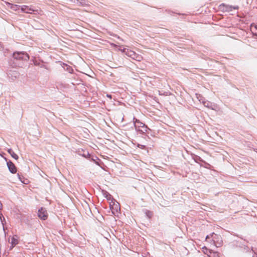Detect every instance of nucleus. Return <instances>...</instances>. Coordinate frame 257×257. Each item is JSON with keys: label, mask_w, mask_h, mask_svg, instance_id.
I'll return each instance as SVG.
<instances>
[{"label": "nucleus", "mask_w": 257, "mask_h": 257, "mask_svg": "<svg viewBox=\"0 0 257 257\" xmlns=\"http://www.w3.org/2000/svg\"><path fill=\"white\" fill-rule=\"evenodd\" d=\"M12 56L16 58L20 62L24 63L30 59L28 54L24 51H16Z\"/></svg>", "instance_id": "1"}, {"label": "nucleus", "mask_w": 257, "mask_h": 257, "mask_svg": "<svg viewBox=\"0 0 257 257\" xmlns=\"http://www.w3.org/2000/svg\"><path fill=\"white\" fill-rule=\"evenodd\" d=\"M219 9L223 12H230L233 10H237L239 7L238 6H231L225 5L224 3L221 4L219 6Z\"/></svg>", "instance_id": "2"}, {"label": "nucleus", "mask_w": 257, "mask_h": 257, "mask_svg": "<svg viewBox=\"0 0 257 257\" xmlns=\"http://www.w3.org/2000/svg\"><path fill=\"white\" fill-rule=\"evenodd\" d=\"M9 64L13 68L23 67L24 63L20 62L16 58L12 56L8 60Z\"/></svg>", "instance_id": "3"}, {"label": "nucleus", "mask_w": 257, "mask_h": 257, "mask_svg": "<svg viewBox=\"0 0 257 257\" xmlns=\"http://www.w3.org/2000/svg\"><path fill=\"white\" fill-rule=\"evenodd\" d=\"M191 156L194 162L197 164H199L200 167H203L205 168H208L207 166H204L202 163L206 164L207 166H210L209 163L206 162L205 160H203L200 156L194 154H191Z\"/></svg>", "instance_id": "4"}, {"label": "nucleus", "mask_w": 257, "mask_h": 257, "mask_svg": "<svg viewBox=\"0 0 257 257\" xmlns=\"http://www.w3.org/2000/svg\"><path fill=\"white\" fill-rule=\"evenodd\" d=\"M88 160L100 167L102 169L104 170V167H105V165L101 160H100L95 155H91Z\"/></svg>", "instance_id": "5"}, {"label": "nucleus", "mask_w": 257, "mask_h": 257, "mask_svg": "<svg viewBox=\"0 0 257 257\" xmlns=\"http://www.w3.org/2000/svg\"><path fill=\"white\" fill-rule=\"evenodd\" d=\"M39 218L42 220H46L48 217V214L45 208L41 207L40 208L37 212Z\"/></svg>", "instance_id": "6"}, {"label": "nucleus", "mask_w": 257, "mask_h": 257, "mask_svg": "<svg viewBox=\"0 0 257 257\" xmlns=\"http://www.w3.org/2000/svg\"><path fill=\"white\" fill-rule=\"evenodd\" d=\"M211 241L212 242L213 245L215 246L216 247H220L223 243V241L221 235L216 233L214 235V237H213L212 240H211Z\"/></svg>", "instance_id": "7"}, {"label": "nucleus", "mask_w": 257, "mask_h": 257, "mask_svg": "<svg viewBox=\"0 0 257 257\" xmlns=\"http://www.w3.org/2000/svg\"><path fill=\"white\" fill-rule=\"evenodd\" d=\"M133 123L135 130L139 129L141 128H146L148 129V126L145 123L142 122L140 120L134 117Z\"/></svg>", "instance_id": "8"}, {"label": "nucleus", "mask_w": 257, "mask_h": 257, "mask_svg": "<svg viewBox=\"0 0 257 257\" xmlns=\"http://www.w3.org/2000/svg\"><path fill=\"white\" fill-rule=\"evenodd\" d=\"M31 62H32L33 64L35 66H39L41 68H43L46 69H48V68L46 65L43 64H41V63H44V61L42 59H37L35 57H33V58L31 59Z\"/></svg>", "instance_id": "9"}, {"label": "nucleus", "mask_w": 257, "mask_h": 257, "mask_svg": "<svg viewBox=\"0 0 257 257\" xmlns=\"http://www.w3.org/2000/svg\"><path fill=\"white\" fill-rule=\"evenodd\" d=\"M139 134L143 135L142 137L145 138V137H147L149 138V131L152 132V130L148 127V129L146 128H138L135 130Z\"/></svg>", "instance_id": "10"}, {"label": "nucleus", "mask_w": 257, "mask_h": 257, "mask_svg": "<svg viewBox=\"0 0 257 257\" xmlns=\"http://www.w3.org/2000/svg\"><path fill=\"white\" fill-rule=\"evenodd\" d=\"M7 165L9 171L12 174H16L17 171V167L15 165L11 160H9L7 162Z\"/></svg>", "instance_id": "11"}, {"label": "nucleus", "mask_w": 257, "mask_h": 257, "mask_svg": "<svg viewBox=\"0 0 257 257\" xmlns=\"http://www.w3.org/2000/svg\"><path fill=\"white\" fill-rule=\"evenodd\" d=\"M9 242L11 243V246L10 249H12L17 244H18V237L17 235H14L12 236L11 241L9 239Z\"/></svg>", "instance_id": "12"}, {"label": "nucleus", "mask_w": 257, "mask_h": 257, "mask_svg": "<svg viewBox=\"0 0 257 257\" xmlns=\"http://www.w3.org/2000/svg\"><path fill=\"white\" fill-rule=\"evenodd\" d=\"M111 213L114 215H116L118 213H120V207L119 203H115L110 209Z\"/></svg>", "instance_id": "13"}, {"label": "nucleus", "mask_w": 257, "mask_h": 257, "mask_svg": "<svg viewBox=\"0 0 257 257\" xmlns=\"http://www.w3.org/2000/svg\"><path fill=\"white\" fill-rule=\"evenodd\" d=\"M61 66L65 70L68 71L70 74H73L74 73V70L71 66L68 65L67 63L64 62H61Z\"/></svg>", "instance_id": "14"}, {"label": "nucleus", "mask_w": 257, "mask_h": 257, "mask_svg": "<svg viewBox=\"0 0 257 257\" xmlns=\"http://www.w3.org/2000/svg\"><path fill=\"white\" fill-rule=\"evenodd\" d=\"M77 153L79 156H82L88 160L91 156V154H89L88 151H85L83 149H81V150H78Z\"/></svg>", "instance_id": "15"}, {"label": "nucleus", "mask_w": 257, "mask_h": 257, "mask_svg": "<svg viewBox=\"0 0 257 257\" xmlns=\"http://www.w3.org/2000/svg\"><path fill=\"white\" fill-rule=\"evenodd\" d=\"M6 4L9 8H10L11 10L13 11L18 12L20 10L21 6L10 3L9 2H7Z\"/></svg>", "instance_id": "16"}, {"label": "nucleus", "mask_w": 257, "mask_h": 257, "mask_svg": "<svg viewBox=\"0 0 257 257\" xmlns=\"http://www.w3.org/2000/svg\"><path fill=\"white\" fill-rule=\"evenodd\" d=\"M143 212L145 213L146 217L149 219H151L154 214V213L152 211L148 210L147 209H143Z\"/></svg>", "instance_id": "17"}, {"label": "nucleus", "mask_w": 257, "mask_h": 257, "mask_svg": "<svg viewBox=\"0 0 257 257\" xmlns=\"http://www.w3.org/2000/svg\"><path fill=\"white\" fill-rule=\"evenodd\" d=\"M20 10L21 12L26 13H32V11H33V9L30 8L27 6H21Z\"/></svg>", "instance_id": "18"}, {"label": "nucleus", "mask_w": 257, "mask_h": 257, "mask_svg": "<svg viewBox=\"0 0 257 257\" xmlns=\"http://www.w3.org/2000/svg\"><path fill=\"white\" fill-rule=\"evenodd\" d=\"M102 193L103 196L107 199V200L110 201L111 199H113L112 196L108 191L105 190H102Z\"/></svg>", "instance_id": "19"}, {"label": "nucleus", "mask_w": 257, "mask_h": 257, "mask_svg": "<svg viewBox=\"0 0 257 257\" xmlns=\"http://www.w3.org/2000/svg\"><path fill=\"white\" fill-rule=\"evenodd\" d=\"M7 151L11 157L15 160H17L19 159L18 155L14 152L12 148L8 149Z\"/></svg>", "instance_id": "20"}, {"label": "nucleus", "mask_w": 257, "mask_h": 257, "mask_svg": "<svg viewBox=\"0 0 257 257\" xmlns=\"http://www.w3.org/2000/svg\"><path fill=\"white\" fill-rule=\"evenodd\" d=\"M135 145V144H134ZM136 147L140 148L142 150H144L146 151L147 154H149V150H148V148L146 145H141L139 143L136 144Z\"/></svg>", "instance_id": "21"}, {"label": "nucleus", "mask_w": 257, "mask_h": 257, "mask_svg": "<svg viewBox=\"0 0 257 257\" xmlns=\"http://www.w3.org/2000/svg\"><path fill=\"white\" fill-rule=\"evenodd\" d=\"M0 220L1 221L2 225L3 226V230H4V233H5V235H6V228L4 227V225L6 223V222L5 218L4 216H3V214L1 212H0Z\"/></svg>", "instance_id": "22"}, {"label": "nucleus", "mask_w": 257, "mask_h": 257, "mask_svg": "<svg viewBox=\"0 0 257 257\" xmlns=\"http://www.w3.org/2000/svg\"><path fill=\"white\" fill-rule=\"evenodd\" d=\"M17 176L18 177L19 179L21 181V182L24 184H27L28 183V181L27 179H25L23 176H22L19 173L17 174Z\"/></svg>", "instance_id": "23"}, {"label": "nucleus", "mask_w": 257, "mask_h": 257, "mask_svg": "<svg viewBox=\"0 0 257 257\" xmlns=\"http://www.w3.org/2000/svg\"><path fill=\"white\" fill-rule=\"evenodd\" d=\"M209 252L210 253V257H219L218 252L213 251L211 249H209Z\"/></svg>", "instance_id": "24"}, {"label": "nucleus", "mask_w": 257, "mask_h": 257, "mask_svg": "<svg viewBox=\"0 0 257 257\" xmlns=\"http://www.w3.org/2000/svg\"><path fill=\"white\" fill-rule=\"evenodd\" d=\"M136 54L134 51L131 50L130 49L126 54V56L131 57L133 59L134 58V57L136 56Z\"/></svg>", "instance_id": "25"}, {"label": "nucleus", "mask_w": 257, "mask_h": 257, "mask_svg": "<svg viewBox=\"0 0 257 257\" xmlns=\"http://www.w3.org/2000/svg\"><path fill=\"white\" fill-rule=\"evenodd\" d=\"M118 50L121 51L122 53L125 54L126 55V54L127 52L128 51L129 49L125 48H122V46H119V48L118 49Z\"/></svg>", "instance_id": "26"}, {"label": "nucleus", "mask_w": 257, "mask_h": 257, "mask_svg": "<svg viewBox=\"0 0 257 257\" xmlns=\"http://www.w3.org/2000/svg\"><path fill=\"white\" fill-rule=\"evenodd\" d=\"M110 202L109 203V208L110 209L113 206H114L115 205V203H118V202L114 199L113 198L112 199H111Z\"/></svg>", "instance_id": "27"}, {"label": "nucleus", "mask_w": 257, "mask_h": 257, "mask_svg": "<svg viewBox=\"0 0 257 257\" xmlns=\"http://www.w3.org/2000/svg\"><path fill=\"white\" fill-rule=\"evenodd\" d=\"M195 95L196 96V98L200 101V102L201 101H203V99H204V97L201 94L196 93Z\"/></svg>", "instance_id": "28"}, {"label": "nucleus", "mask_w": 257, "mask_h": 257, "mask_svg": "<svg viewBox=\"0 0 257 257\" xmlns=\"http://www.w3.org/2000/svg\"><path fill=\"white\" fill-rule=\"evenodd\" d=\"M76 3H79L80 5L81 6H85L87 5L85 0H77Z\"/></svg>", "instance_id": "29"}, {"label": "nucleus", "mask_w": 257, "mask_h": 257, "mask_svg": "<svg viewBox=\"0 0 257 257\" xmlns=\"http://www.w3.org/2000/svg\"><path fill=\"white\" fill-rule=\"evenodd\" d=\"M215 233L214 232H212L211 233H210L209 234L207 235L205 237V239L207 240V239H211V240H212L213 237H214V235H215Z\"/></svg>", "instance_id": "30"}, {"label": "nucleus", "mask_w": 257, "mask_h": 257, "mask_svg": "<svg viewBox=\"0 0 257 257\" xmlns=\"http://www.w3.org/2000/svg\"><path fill=\"white\" fill-rule=\"evenodd\" d=\"M212 104L211 102L207 101L206 103V104H205L204 106H205L208 108H210L211 109H214L212 107Z\"/></svg>", "instance_id": "31"}, {"label": "nucleus", "mask_w": 257, "mask_h": 257, "mask_svg": "<svg viewBox=\"0 0 257 257\" xmlns=\"http://www.w3.org/2000/svg\"><path fill=\"white\" fill-rule=\"evenodd\" d=\"M242 245L243 246V247L242 248L244 251H245V252L249 251L250 247L248 245H246L245 244H242Z\"/></svg>", "instance_id": "32"}, {"label": "nucleus", "mask_w": 257, "mask_h": 257, "mask_svg": "<svg viewBox=\"0 0 257 257\" xmlns=\"http://www.w3.org/2000/svg\"><path fill=\"white\" fill-rule=\"evenodd\" d=\"M242 244H244V242H238L237 241V245H238L239 247L242 248L243 246L242 245Z\"/></svg>", "instance_id": "33"}, {"label": "nucleus", "mask_w": 257, "mask_h": 257, "mask_svg": "<svg viewBox=\"0 0 257 257\" xmlns=\"http://www.w3.org/2000/svg\"><path fill=\"white\" fill-rule=\"evenodd\" d=\"M207 101V100H205V99L204 98V99H203V101H201L200 102L202 103L204 105H205V104H206V103Z\"/></svg>", "instance_id": "34"}, {"label": "nucleus", "mask_w": 257, "mask_h": 257, "mask_svg": "<svg viewBox=\"0 0 257 257\" xmlns=\"http://www.w3.org/2000/svg\"><path fill=\"white\" fill-rule=\"evenodd\" d=\"M236 236H237V237H239L240 238H241V239L243 240H244V241H246V240H245V239H244V238L242 237V236H239V235H237ZM246 242H248V241H246Z\"/></svg>", "instance_id": "35"}, {"label": "nucleus", "mask_w": 257, "mask_h": 257, "mask_svg": "<svg viewBox=\"0 0 257 257\" xmlns=\"http://www.w3.org/2000/svg\"><path fill=\"white\" fill-rule=\"evenodd\" d=\"M159 95H167V92H164L163 94H161L160 93V92L159 91Z\"/></svg>", "instance_id": "36"}, {"label": "nucleus", "mask_w": 257, "mask_h": 257, "mask_svg": "<svg viewBox=\"0 0 257 257\" xmlns=\"http://www.w3.org/2000/svg\"><path fill=\"white\" fill-rule=\"evenodd\" d=\"M149 135H150L151 137H154V136H155L154 134H153L152 133V132H150V131H149Z\"/></svg>", "instance_id": "37"}, {"label": "nucleus", "mask_w": 257, "mask_h": 257, "mask_svg": "<svg viewBox=\"0 0 257 257\" xmlns=\"http://www.w3.org/2000/svg\"><path fill=\"white\" fill-rule=\"evenodd\" d=\"M168 14H169L170 15H172V14L173 13V12L172 11H170V10H168Z\"/></svg>", "instance_id": "38"}, {"label": "nucleus", "mask_w": 257, "mask_h": 257, "mask_svg": "<svg viewBox=\"0 0 257 257\" xmlns=\"http://www.w3.org/2000/svg\"><path fill=\"white\" fill-rule=\"evenodd\" d=\"M203 166H207V165L206 164H204V163H202ZM208 167V168L207 169H209L210 167H211V166L210 165V166H207Z\"/></svg>", "instance_id": "39"}, {"label": "nucleus", "mask_w": 257, "mask_h": 257, "mask_svg": "<svg viewBox=\"0 0 257 257\" xmlns=\"http://www.w3.org/2000/svg\"><path fill=\"white\" fill-rule=\"evenodd\" d=\"M2 208H3V205H2L1 201H0V210L2 209Z\"/></svg>", "instance_id": "40"}, {"label": "nucleus", "mask_w": 257, "mask_h": 257, "mask_svg": "<svg viewBox=\"0 0 257 257\" xmlns=\"http://www.w3.org/2000/svg\"><path fill=\"white\" fill-rule=\"evenodd\" d=\"M2 157L4 158V159L5 160V161H6V162H7V161H8L9 160H8L7 158L6 157H4L3 156H2Z\"/></svg>", "instance_id": "41"}, {"label": "nucleus", "mask_w": 257, "mask_h": 257, "mask_svg": "<svg viewBox=\"0 0 257 257\" xmlns=\"http://www.w3.org/2000/svg\"><path fill=\"white\" fill-rule=\"evenodd\" d=\"M107 97L109 98H111V95L110 94H107Z\"/></svg>", "instance_id": "42"}, {"label": "nucleus", "mask_w": 257, "mask_h": 257, "mask_svg": "<svg viewBox=\"0 0 257 257\" xmlns=\"http://www.w3.org/2000/svg\"><path fill=\"white\" fill-rule=\"evenodd\" d=\"M3 48V47L1 45V43L0 42V50Z\"/></svg>", "instance_id": "43"}, {"label": "nucleus", "mask_w": 257, "mask_h": 257, "mask_svg": "<svg viewBox=\"0 0 257 257\" xmlns=\"http://www.w3.org/2000/svg\"><path fill=\"white\" fill-rule=\"evenodd\" d=\"M77 0H73V3H76V2Z\"/></svg>", "instance_id": "44"}, {"label": "nucleus", "mask_w": 257, "mask_h": 257, "mask_svg": "<svg viewBox=\"0 0 257 257\" xmlns=\"http://www.w3.org/2000/svg\"><path fill=\"white\" fill-rule=\"evenodd\" d=\"M178 15H184V14H180V13H178Z\"/></svg>", "instance_id": "45"}, {"label": "nucleus", "mask_w": 257, "mask_h": 257, "mask_svg": "<svg viewBox=\"0 0 257 257\" xmlns=\"http://www.w3.org/2000/svg\"><path fill=\"white\" fill-rule=\"evenodd\" d=\"M111 45H113V46H116V44H113V43H112Z\"/></svg>", "instance_id": "46"}, {"label": "nucleus", "mask_w": 257, "mask_h": 257, "mask_svg": "<svg viewBox=\"0 0 257 257\" xmlns=\"http://www.w3.org/2000/svg\"><path fill=\"white\" fill-rule=\"evenodd\" d=\"M206 249H207V247H204Z\"/></svg>", "instance_id": "47"}, {"label": "nucleus", "mask_w": 257, "mask_h": 257, "mask_svg": "<svg viewBox=\"0 0 257 257\" xmlns=\"http://www.w3.org/2000/svg\"><path fill=\"white\" fill-rule=\"evenodd\" d=\"M69 1H71V2H73V0H69Z\"/></svg>", "instance_id": "48"}, {"label": "nucleus", "mask_w": 257, "mask_h": 257, "mask_svg": "<svg viewBox=\"0 0 257 257\" xmlns=\"http://www.w3.org/2000/svg\"><path fill=\"white\" fill-rule=\"evenodd\" d=\"M0 257H1V253H0Z\"/></svg>", "instance_id": "49"}]
</instances>
